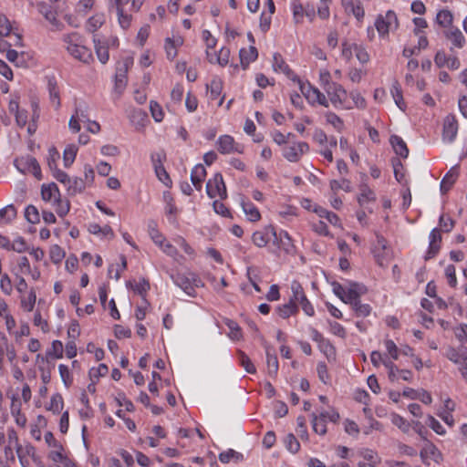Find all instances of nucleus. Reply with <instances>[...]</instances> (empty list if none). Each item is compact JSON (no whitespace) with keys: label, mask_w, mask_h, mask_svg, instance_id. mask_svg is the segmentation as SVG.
I'll use <instances>...</instances> for the list:
<instances>
[{"label":"nucleus","mask_w":467,"mask_h":467,"mask_svg":"<svg viewBox=\"0 0 467 467\" xmlns=\"http://www.w3.org/2000/svg\"><path fill=\"white\" fill-rule=\"evenodd\" d=\"M67 52L76 59L83 63H89L93 59L91 51L81 45V36L78 33H72L64 36Z\"/></svg>","instance_id":"obj_1"},{"label":"nucleus","mask_w":467,"mask_h":467,"mask_svg":"<svg viewBox=\"0 0 467 467\" xmlns=\"http://www.w3.org/2000/svg\"><path fill=\"white\" fill-rule=\"evenodd\" d=\"M173 283L188 296H195V287L202 285L200 278L193 273H176L171 275Z\"/></svg>","instance_id":"obj_2"},{"label":"nucleus","mask_w":467,"mask_h":467,"mask_svg":"<svg viewBox=\"0 0 467 467\" xmlns=\"http://www.w3.org/2000/svg\"><path fill=\"white\" fill-rule=\"evenodd\" d=\"M291 292L292 296L290 300L296 305L299 304L306 315L313 317L315 315V309L307 299L302 285L298 281H292Z\"/></svg>","instance_id":"obj_3"},{"label":"nucleus","mask_w":467,"mask_h":467,"mask_svg":"<svg viewBox=\"0 0 467 467\" xmlns=\"http://www.w3.org/2000/svg\"><path fill=\"white\" fill-rule=\"evenodd\" d=\"M299 89L307 101L311 104L317 102L318 104L327 108L328 100L320 90L313 87L309 82H304L301 79L297 82Z\"/></svg>","instance_id":"obj_4"},{"label":"nucleus","mask_w":467,"mask_h":467,"mask_svg":"<svg viewBox=\"0 0 467 467\" xmlns=\"http://www.w3.org/2000/svg\"><path fill=\"white\" fill-rule=\"evenodd\" d=\"M375 26L380 36L384 37L388 36L389 30L396 29L399 26V21L395 12L389 10L385 16H378Z\"/></svg>","instance_id":"obj_5"},{"label":"nucleus","mask_w":467,"mask_h":467,"mask_svg":"<svg viewBox=\"0 0 467 467\" xmlns=\"http://www.w3.org/2000/svg\"><path fill=\"white\" fill-rule=\"evenodd\" d=\"M216 147L221 154L244 153V145L236 142L231 135H221L217 141Z\"/></svg>","instance_id":"obj_6"},{"label":"nucleus","mask_w":467,"mask_h":467,"mask_svg":"<svg viewBox=\"0 0 467 467\" xmlns=\"http://www.w3.org/2000/svg\"><path fill=\"white\" fill-rule=\"evenodd\" d=\"M206 193L211 198L220 197L223 200L227 198L226 187L221 173L217 172L206 183Z\"/></svg>","instance_id":"obj_7"},{"label":"nucleus","mask_w":467,"mask_h":467,"mask_svg":"<svg viewBox=\"0 0 467 467\" xmlns=\"http://www.w3.org/2000/svg\"><path fill=\"white\" fill-rule=\"evenodd\" d=\"M15 166L22 173H32L36 179H41V169L35 157L27 155L15 161Z\"/></svg>","instance_id":"obj_8"},{"label":"nucleus","mask_w":467,"mask_h":467,"mask_svg":"<svg viewBox=\"0 0 467 467\" xmlns=\"http://www.w3.org/2000/svg\"><path fill=\"white\" fill-rule=\"evenodd\" d=\"M308 150L309 145L305 141H299L293 145H285L282 149V153L284 158L288 161L297 162Z\"/></svg>","instance_id":"obj_9"},{"label":"nucleus","mask_w":467,"mask_h":467,"mask_svg":"<svg viewBox=\"0 0 467 467\" xmlns=\"http://www.w3.org/2000/svg\"><path fill=\"white\" fill-rule=\"evenodd\" d=\"M277 242V234L274 226L268 225L261 231L253 234V243L258 247H265L271 240Z\"/></svg>","instance_id":"obj_10"},{"label":"nucleus","mask_w":467,"mask_h":467,"mask_svg":"<svg viewBox=\"0 0 467 467\" xmlns=\"http://www.w3.org/2000/svg\"><path fill=\"white\" fill-rule=\"evenodd\" d=\"M458 133V121L453 114H449L443 120L442 140L452 142Z\"/></svg>","instance_id":"obj_11"},{"label":"nucleus","mask_w":467,"mask_h":467,"mask_svg":"<svg viewBox=\"0 0 467 467\" xmlns=\"http://www.w3.org/2000/svg\"><path fill=\"white\" fill-rule=\"evenodd\" d=\"M273 68L275 71H280L284 73L288 78L294 82H298L300 78L295 74V72L285 63L283 57L279 53H275L273 57Z\"/></svg>","instance_id":"obj_12"},{"label":"nucleus","mask_w":467,"mask_h":467,"mask_svg":"<svg viewBox=\"0 0 467 467\" xmlns=\"http://www.w3.org/2000/svg\"><path fill=\"white\" fill-rule=\"evenodd\" d=\"M445 356L449 360L456 364L458 368L467 364V348L465 347L449 348Z\"/></svg>","instance_id":"obj_13"},{"label":"nucleus","mask_w":467,"mask_h":467,"mask_svg":"<svg viewBox=\"0 0 467 467\" xmlns=\"http://www.w3.org/2000/svg\"><path fill=\"white\" fill-rule=\"evenodd\" d=\"M441 234L439 229L434 228L430 234L429 249L425 255V260H430L436 256L441 248Z\"/></svg>","instance_id":"obj_14"},{"label":"nucleus","mask_w":467,"mask_h":467,"mask_svg":"<svg viewBox=\"0 0 467 467\" xmlns=\"http://www.w3.org/2000/svg\"><path fill=\"white\" fill-rule=\"evenodd\" d=\"M360 193L358 196V202L360 206L367 207L370 202H376L375 192L368 187L366 182L359 185Z\"/></svg>","instance_id":"obj_15"},{"label":"nucleus","mask_w":467,"mask_h":467,"mask_svg":"<svg viewBox=\"0 0 467 467\" xmlns=\"http://www.w3.org/2000/svg\"><path fill=\"white\" fill-rule=\"evenodd\" d=\"M367 293V288L364 285L351 282L347 290V301L348 303L358 300L359 297Z\"/></svg>","instance_id":"obj_16"},{"label":"nucleus","mask_w":467,"mask_h":467,"mask_svg":"<svg viewBox=\"0 0 467 467\" xmlns=\"http://www.w3.org/2000/svg\"><path fill=\"white\" fill-rule=\"evenodd\" d=\"M206 177V170L202 164H197L191 172V181L196 190L201 191L202 182Z\"/></svg>","instance_id":"obj_17"},{"label":"nucleus","mask_w":467,"mask_h":467,"mask_svg":"<svg viewBox=\"0 0 467 467\" xmlns=\"http://www.w3.org/2000/svg\"><path fill=\"white\" fill-rule=\"evenodd\" d=\"M274 244L286 254H293L295 252V245L286 232H280L277 234V242H274Z\"/></svg>","instance_id":"obj_18"},{"label":"nucleus","mask_w":467,"mask_h":467,"mask_svg":"<svg viewBox=\"0 0 467 467\" xmlns=\"http://www.w3.org/2000/svg\"><path fill=\"white\" fill-rule=\"evenodd\" d=\"M389 142L397 155L406 159L409 155V149L406 142L398 135H391Z\"/></svg>","instance_id":"obj_19"},{"label":"nucleus","mask_w":467,"mask_h":467,"mask_svg":"<svg viewBox=\"0 0 467 467\" xmlns=\"http://www.w3.org/2000/svg\"><path fill=\"white\" fill-rule=\"evenodd\" d=\"M240 62L244 69H246L249 64L254 61L258 57L256 47L251 46L248 49L242 48L239 52Z\"/></svg>","instance_id":"obj_20"},{"label":"nucleus","mask_w":467,"mask_h":467,"mask_svg":"<svg viewBox=\"0 0 467 467\" xmlns=\"http://www.w3.org/2000/svg\"><path fill=\"white\" fill-rule=\"evenodd\" d=\"M458 171L455 167L451 168L443 177L441 182V192L442 194L446 193L450 191L452 185L455 183L458 178Z\"/></svg>","instance_id":"obj_21"},{"label":"nucleus","mask_w":467,"mask_h":467,"mask_svg":"<svg viewBox=\"0 0 467 467\" xmlns=\"http://www.w3.org/2000/svg\"><path fill=\"white\" fill-rule=\"evenodd\" d=\"M47 88L49 92V99L52 103V105L55 107L56 109H59L61 103H60V98H59V90L57 85V81L54 78H48L47 80Z\"/></svg>","instance_id":"obj_22"},{"label":"nucleus","mask_w":467,"mask_h":467,"mask_svg":"<svg viewBox=\"0 0 467 467\" xmlns=\"http://www.w3.org/2000/svg\"><path fill=\"white\" fill-rule=\"evenodd\" d=\"M11 414L18 426L23 428L26 426V417L21 413V404L15 397L12 399Z\"/></svg>","instance_id":"obj_23"},{"label":"nucleus","mask_w":467,"mask_h":467,"mask_svg":"<svg viewBox=\"0 0 467 467\" xmlns=\"http://www.w3.org/2000/svg\"><path fill=\"white\" fill-rule=\"evenodd\" d=\"M128 66H129V63L127 60L123 64V67L118 69L116 76H115V90L119 94L123 91V89L125 88L126 84H127L126 72L128 69Z\"/></svg>","instance_id":"obj_24"},{"label":"nucleus","mask_w":467,"mask_h":467,"mask_svg":"<svg viewBox=\"0 0 467 467\" xmlns=\"http://www.w3.org/2000/svg\"><path fill=\"white\" fill-rule=\"evenodd\" d=\"M390 93L398 108L402 111H405L406 103L404 102L401 87L398 80L393 81Z\"/></svg>","instance_id":"obj_25"},{"label":"nucleus","mask_w":467,"mask_h":467,"mask_svg":"<svg viewBox=\"0 0 467 467\" xmlns=\"http://www.w3.org/2000/svg\"><path fill=\"white\" fill-rule=\"evenodd\" d=\"M420 456L423 462H425L428 456L436 462H439L441 460V453L432 443H429L425 448H423L420 452Z\"/></svg>","instance_id":"obj_26"},{"label":"nucleus","mask_w":467,"mask_h":467,"mask_svg":"<svg viewBox=\"0 0 467 467\" xmlns=\"http://www.w3.org/2000/svg\"><path fill=\"white\" fill-rule=\"evenodd\" d=\"M70 182L67 185V191L69 195H76L82 192L86 188V182L82 178L75 177L70 179Z\"/></svg>","instance_id":"obj_27"},{"label":"nucleus","mask_w":467,"mask_h":467,"mask_svg":"<svg viewBox=\"0 0 467 467\" xmlns=\"http://www.w3.org/2000/svg\"><path fill=\"white\" fill-rule=\"evenodd\" d=\"M276 312L282 318H288L298 312V306L289 299L287 303L277 306Z\"/></svg>","instance_id":"obj_28"},{"label":"nucleus","mask_w":467,"mask_h":467,"mask_svg":"<svg viewBox=\"0 0 467 467\" xmlns=\"http://www.w3.org/2000/svg\"><path fill=\"white\" fill-rule=\"evenodd\" d=\"M40 14H42L47 20H48L54 26H57L58 22L56 18V14L52 10V7L45 2H39L36 5Z\"/></svg>","instance_id":"obj_29"},{"label":"nucleus","mask_w":467,"mask_h":467,"mask_svg":"<svg viewBox=\"0 0 467 467\" xmlns=\"http://www.w3.org/2000/svg\"><path fill=\"white\" fill-rule=\"evenodd\" d=\"M41 195L44 201H50L52 198L55 200L60 197L58 188L56 183H50L48 185H43L41 189Z\"/></svg>","instance_id":"obj_30"},{"label":"nucleus","mask_w":467,"mask_h":467,"mask_svg":"<svg viewBox=\"0 0 467 467\" xmlns=\"http://www.w3.org/2000/svg\"><path fill=\"white\" fill-rule=\"evenodd\" d=\"M206 88L210 91V99L213 100L216 99L223 89L222 80L219 78L214 77L211 82L206 85Z\"/></svg>","instance_id":"obj_31"},{"label":"nucleus","mask_w":467,"mask_h":467,"mask_svg":"<svg viewBox=\"0 0 467 467\" xmlns=\"http://www.w3.org/2000/svg\"><path fill=\"white\" fill-rule=\"evenodd\" d=\"M16 217V210L13 204L0 209V223L6 224Z\"/></svg>","instance_id":"obj_32"},{"label":"nucleus","mask_w":467,"mask_h":467,"mask_svg":"<svg viewBox=\"0 0 467 467\" xmlns=\"http://www.w3.org/2000/svg\"><path fill=\"white\" fill-rule=\"evenodd\" d=\"M266 365L268 375L275 378L279 368L278 359L276 355H272L268 349H266Z\"/></svg>","instance_id":"obj_33"},{"label":"nucleus","mask_w":467,"mask_h":467,"mask_svg":"<svg viewBox=\"0 0 467 467\" xmlns=\"http://www.w3.org/2000/svg\"><path fill=\"white\" fill-rule=\"evenodd\" d=\"M148 231L152 241L159 246L162 247L165 238L157 229V223L150 221L148 224Z\"/></svg>","instance_id":"obj_34"},{"label":"nucleus","mask_w":467,"mask_h":467,"mask_svg":"<svg viewBox=\"0 0 467 467\" xmlns=\"http://www.w3.org/2000/svg\"><path fill=\"white\" fill-rule=\"evenodd\" d=\"M231 460H234L235 462H242L244 460V455L233 449H229L219 454V461L223 463H228Z\"/></svg>","instance_id":"obj_35"},{"label":"nucleus","mask_w":467,"mask_h":467,"mask_svg":"<svg viewBox=\"0 0 467 467\" xmlns=\"http://www.w3.org/2000/svg\"><path fill=\"white\" fill-rule=\"evenodd\" d=\"M93 41L95 45V50L99 61L102 64L107 63L109 58L108 47L102 45L101 41L96 37H94Z\"/></svg>","instance_id":"obj_36"},{"label":"nucleus","mask_w":467,"mask_h":467,"mask_svg":"<svg viewBox=\"0 0 467 467\" xmlns=\"http://www.w3.org/2000/svg\"><path fill=\"white\" fill-rule=\"evenodd\" d=\"M242 207L250 221L256 222L260 219L261 215L258 209L251 202L243 201Z\"/></svg>","instance_id":"obj_37"},{"label":"nucleus","mask_w":467,"mask_h":467,"mask_svg":"<svg viewBox=\"0 0 467 467\" xmlns=\"http://www.w3.org/2000/svg\"><path fill=\"white\" fill-rule=\"evenodd\" d=\"M355 310L356 316L359 317H366L371 312V306L368 304H361L360 300H356L349 303Z\"/></svg>","instance_id":"obj_38"},{"label":"nucleus","mask_w":467,"mask_h":467,"mask_svg":"<svg viewBox=\"0 0 467 467\" xmlns=\"http://www.w3.org/2000/svg\"><path fill=\"white\" fill-rule=\"evenodd\" d=\"M237 354L240 365L246 370V372L254 374L256 372V368L249 357L242 350H238Z\"/></svg>","instance_id":"obj_39"},{"label":"nucleus","mask_w":467,"mask_h":467,"mask_svg":"<svg viewBox=\"0 0 467 467\" xmlns=\"http://www.w3.org/2000/svg\"><path fill=\"white\" fill-rule=\"evenodd\" d=\"M326 420L320 416L312 414V427L316 433L319 435H325L327 433V424Z\"/></svg>","instance_id":"obj_40"},{"label":"nucleus","mask_w":467,"mask_h":467,"mask_svg":"<svg viewBox=\"0 0 467 467\" xmlns=\"http://www.w3.org/2000/svg\"><path fill=\"white\" fill-rule=\"evenodd\" d=\"M78 152V148L75 145H68L63 153L64 165L68 168L74 162Z\"/></svg>","instance_id":"obj_41"},{"label":"nucleus","mask_w":467,"mask_h":467,"mask_svg":"<svg viewBox=\"0 0 467 467\" xmlns=\"http://www.w3.org/2000/svg\"><path fill=\"white\" fill-rule=\"evenodd\" d=\"M446 36H447L448 39H450L452 42L454 47H459V48L463 47V44L465 42V37L458 28L449 31L446 34Z\"/></svg>","instance_id":"obj_42"},{"label":"nucleus","mask_w":467,"mask_h":467,"mask_svg":"<svg viewBox=\"0 0 467 467\" xmlns=\"http://www.w3.org/2000/svg\"><path fill=\"white\" fill-rule=\"evenodd\" d=\"M47 358H61L63 357V344L60 340H54L51 348L47 350Z\"/></svg>","instance_id":"obj_43"},{"label":"nucleus","mask_w":467,"mask_h":467,"mask_svg":"<svg viewBox=\"0 0 467 467\" xmlns=\"http://www.w3.org/2000/svg\"><path fill=\"white\" fill-rule=\"evenodd\" d=\"M63 405H64V402H63V398H62L61 394L56 393V394L52 395L51 400H50V404L47 407V410H51L55 414H58L62 410Z\"/></svg>","instance_id":"obj_44"},{"label":"nucleus","mask_w":467,"mask_h":467,"mask_svg":"<svg viewBox=\"0 0 467 467\" xmlns=\"http://www.w3.org/2000/svg\"><path fill=\"white\" fill-rule=\"evenodd\" d=\"M348 98L347 90L344 88H338L331 97H329V100L331 103L337 107V105H343Z\"/></svg>","instance_id":"obj_45"},{"label":"nucleus","mask_w":467,"mask_h":467,"mask_svg":"<svg viewBox=\"0 0 467 467\" xmlns=\"http://www.w3.org/2000/svg\"><path fill=\"white\" fill-rule=\"evenodd\" d=\"M391 422L397 426L401 431L407 433L410 431V423L405 420L403 417L397 413L391 414Z\"/></svg>","instance_id":"obj_46"},{"label":"nucleus","mask_w":467,"mask_h":467,"mask_svg":"<svg viewBox=\"0 0 467 467\" xmlns=\"http://www.w3.org/2000/svg\"><path fill=\"white\" fill-rule=\"evenodd\" d=\"M330 189L336 193L340 189L344 190L347 192H351V183L348 179H342L341 181L332 180L330 182Z\"/></svg>","instance_id":"obj_47"},{"label":"nucleus","mask_w":467,"mask_h":467,"mask_svg":"<svg viewBox=\"0 0 467 467\" xmlns=\"http://www.w3.org/2000/svg\"><path fill=\"white\" fill-rule=\"evenodd\" d=\"M104 16L103 15H96L91 16L87 23V30L88 32L94 33L97 29H99L104 24Z\"/></svg>","instance_id":"obj_48"},{"label":"nucleus","mask_w":467,"mask_h":467,"mask_svg":"<svg viewBox=\"0 0 467 467\" xmlns=\"http://www.w3.org/2000/svg\"><path fill=\"white\" fill-rule=\"evenodd\" d=\"M452 19V14L449 10H441L436 16L437 23L443 27L449 26Z\"/></svg>","instance_id":"obj_49"},{"label":"nucleus","mask_w":467,"mask_h":467,"mask_svg":"<svg viewBox=\"0 0 467 467\" xmlns=\"http://www.w3.org/2000/svg\"><path fill=\"white\" fill-rule=\"evenodd\" d=\"M292 10L295 23H301L303 21L305 8L299 0H294L292 2Z\"/></svg>","instance_id":"obj_50"},{"label":"nucleus","mask_w":467,"mask_h":467,"mask_svg":"<svg viewBox=\"0 0 467 467\" xmlns=\"http://www.w3.org/2000/svg\"><path fill=\"white\" fill-rule=\"evenodd\" d=\"M285 448L292 453H296L300 449V443L294 434L289 433L285 438Z\"/></svg>","instance_id":"obj_51"},{"label":"nucleus","mask_w":467,"mask_h":467,"mask_svg":"<svg viewBox=\"0 0 467 467\" xmlns=\"http://www.w3.org/2000/svg\"><path fill=\"white\" fill-rule=\"evenodd\" d=\"M56 202V212L58 216L64 217L67 215L70 209V202L67 200H61L60 197H57L55 201Z\"/></svg>","instance_id":"obj_52"},{"label":"nucleus","mask_w":467,"mask_h":467,"mask_svg":"<svg viewBox=\"0 0 467 467\" xmlns=\"http://www.w3.org/2000/svg\"><path fill=\"white\" fill-rule=\"evenodd\" d=\"M25 217L30 223H37L40 221L38 210L34 205H28L26 208Z\"/></svg>","instance_id":"obj_53"},{"label":"nucleus","mask_w":467,"mask_h":467,"mask_svg":"<svg viewBox=\"0 0 467 467\" xmlns=\"http://www.w3.org/2000/svg\"><path fill=\"white\" fill-rule=\"evenodd\" d=\"M58 371L64 385L68 388L72 385L73 378L67 366L60 364L58 366Z\"/></svg>","instance_id":"obj_54"},{"label":"nucleus","mask_w":467,"mask_h":467,"mask_svg":"<svg viewBox=\"0 0 467 467\" xmlns=\"http://www.w3.org/2000/svg\"><path fill=\"white\" fill-rule=\"evenodd\" d=\"M327 123L331 124L337 131H341L344 128L343 120L334 112L326 114Z\"/></svg>","instance_id":"obj_55"},{"label":"nucleus","mask_w":467,"mask_h":467,"mask_svg":"<svg viewBox=\"0 0 467 467\" xmlns=\"http://www.w3.org/2000/svg\"><path fill=\"white\" fill-rule=\"evenodd\" d=\"M50 259L53 263L58 264L65 257V251L57 244H54L50 248Z\"/></svg>","instance_id":"obj_56"},{"label":"nucleus","mask_w":467,"mask_h":467,"mask_svg":"<svg viewBox=\"0 0 467 467\" xmlns=\"http://www.w3.org/2000/svg\"><path fill=\"white\" fill-rule=\"evenodd\" d=\"M155 173L158 179L167 187H171L172 184L171 179L170 178L168 172L166 171L164 166H157L155 169Z\"/></svg>","instance_id":"obj_57"},{"label":"nucleus","mask_w":467,"mask_h":467,"mask_svg":"<svg viewBox=\"0 0 467 467\" xmlns=\"http://www.w3.org/2000/svg\"><path fill=\"white\" fill-rule=\"evenodd\" d=\"M150 110L155 121L161 122L163 119L164 113L159 103L151 100L150 103Z\"/></svg>","instance_id":"obj_58"},{"label":"nucleus","mask_w":467,"mask_h":467,"mask_svg":"<svg viewBox=\"0 0 467 467\" xmlns=\"http://www.w3.org/2000/svg\"><path fill=\"white\" fill-rule=\"evenodd\" d=\"M109 371L108 366L106 364H99L97 368H92L89 370V378L91 380H99L100 377L105 376Z\"/></svg>","instance_id":"obj_59"},{"label":"nucleus","mask_w":467,"mask_h":467,"mask_svg":"<svg viewBox=\"0 0 467 467\" xmlns=\"http://www.w3.org/2000/svg\"><path fill=\"white\" fill-rule=\"evenodd\" d=\"M353 47L356 53V57L360 63L366 64L369 61V55L363 46L353 44Z\"/></svg>","instance_id":"obj_60"},{"label":"nucleus","mask_w":467,"mask_h":467,"mask_svg":"<svg viewBox=\"0 0 467 467\" xmlns=\"http://www.w3.org/2000/svg\"><path fill=\"white\" fill-rule=\"evenodd\" d=\"M427 424L439 435H444L446 433L443 426L431 415H428Z\"/></svg>","instance_id":"obj_61"},{"label":"nucleus","mask_w":467,"mask_h":467,"mask_svg":"<svg viewBox=\"0 0 467 467\" xmlns=\"http://www.w3.org/2000/svg\"><path fill=\"white\" fill-rule=\"evenodd\" d=\"M36 296L34 290H31L28 294L27 298L21 299V305L26 311L30 312L33 310L36 303Z\"/></svg>","instance_id":"obj_62"},{"label":"nucleus","mask_w":467,"mask_h":467,"mask_svg":"<svg viewBox=\"0 0 467 467\" xmlns=\"http://www.w3.org/2000/svg\"><path fill=\"white\" fill-rule=\"evenodd\" d=\"M439 224L442 231L449 233L454 227V221L450 216L441 214L439 219Z\"/></svg>","instance_id":"obj_63"},{"label":"nucleus","mask_w":467,"mask_h":467,"mask_svg":"<svg viewBox=\"0 0 467 467\" xmlns=\"http://www.w3.org/2000/svg\"><path fill=\"white\" fill-rule=\"evenodd\" d=\"M348 13H351L358 21H361L365 16L364 8L359 1H356L352 7H349Z\"/></svg>","instance_id":"obj_64"}]
</instances>
